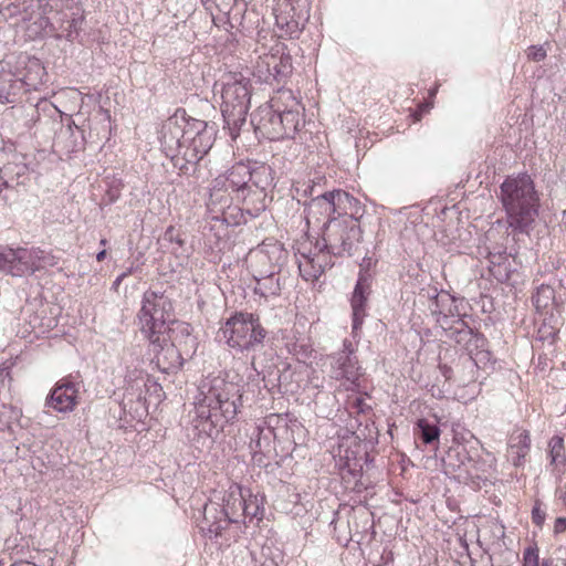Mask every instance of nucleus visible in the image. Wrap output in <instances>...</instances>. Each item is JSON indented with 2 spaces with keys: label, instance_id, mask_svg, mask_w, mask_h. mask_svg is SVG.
<instances>
[{
  "label": "nucleus",
  "instance_id": "22",
  "mask_svg": "<svg viewBox=\"0 0 566 566\" xmlns=\"http://www.w3.org/2000/svg\"><path fill=\"white\" fill-rule=\"evenodd\" d=\"M228 191L229 190H226V187L217 186V180L214 179V184L207 202V207L214 219H219L220 216H222L223 220L228 221L226 214L227 210L231 209L232 202Z\"/></svg>",
  "mask_w": 566,
  "mask_h": 566
},
{
  "label": "nucleus",
  "instance_id": "6",
  "mask_svg": "<svg viewBox=\"0 0 566 566\" xmlns=\"http://www.w3.org/2000/svg\"><path fill=\"white\" fill-rule=\"evenodd\" d=\"M221 112L228 125L239 126L245 123L250 107V81L242 74H229L222 82Z\"/></svg>",
  "mask_w": 566,
  "mask_h": 566
},
{
  "label": "nucleus",
  "instance_id": "28",
  "mask_svg": "<svg viewBox=\"0 0 566 566\" xmlns=\"http://www.w3.org/2000/svg\"><path fill=\"white\" fill-rule=\"evenodd\" d=\"M263 499H259L258 495L250 494L249 497L244 496V504L242 505V516L262 520L264 509L262 505Z\"/></svg>",
  "mask_w": 566,
  "mask_h": 566
},
{
  "label": "nucleus",
  "instance_id": "55",
  "mask_svg": "<svg viewBox=\"0 0 566 566\" xmlns=\"http://www.w3.org/2000/svg\"><path fill=\"white\" fill-rule=\"evenodd\" d=\"M262 566H266L265 564H263Z\"/></svg>",
  "mask_w": 566,
  "mask_h": 566
},
{
  "label": "nucleus",
  "instance_id": "13",
  "mask_svg": "<svg viewBox=\"0 0 566 566\" xmlns=\"http://www.w3.org/2000/svg\"><path fill=\"white\" fill-rule=\"evenodd\" d=\"M80 382H75L72 376L62 378L45 400L49 408L59 412H70L77 405Z\"/></svg>",
  "mask_w": 566,
  "mask_h": 566
},
{
  "label": "nucleus",
  "instance_id": "11",
  "mask_svg": "<svg viewBox=\"0 0 566 566\" xmlns=\"http://www.w3.org/2000/svg\"><path fill=\"white\" fill-rule=\"evenodd\" d=\"M292 57L281 45H275L269 54L260 56L256 64L259 77L266 83L280 84L292 74Z\"/></svg>",
  "mask_w": 566,
  "mask_h": 566
},
{
  "label": "nucleus",
  "instance_id": "54",
  "mask_svg": "<svg viewBox=\"0 0 566 566\" xmlns=\"http://www.w3.org/2000/svg\"><path fill=\"white\" fill-rule=\"evenodd\" d=\"M261 259H265V255L261 252L260 253Z\"/></svg>",
  "mask_w": 566,
  "mask_h": 566
},
{
  "label": "nucleus",
  "instance_id": "19",
  "mask_svg": "<svg viewBox=\"0 0 566 566\" xmlns=\"http://www.w3.org/2000/svg\"><path fill=\"white\" fill-rule=\"evenodd\" d=\"M369 285L366 280L359 279L353 292L350 300L353 310V331L356 332L360 328L366 315L365 307L367 295L369 294Z\"/></svg>",
  "mask_w": 566,
  "mask_h": 566
},
{
  "label": "nucleus",
  "instance_id": "20",
  "mask_svg": "<svg viewBox=\"0 0 566 566\" xmlns=\"http://www.w3.org/2000/svg\"><path fill=\"white\" fill-rule=\"evenodd\" d=\"M333 375L336 379L345 378L355 382L359 377V365L356 356L335 354L333 356Z\"/></svg>",
  "mask_w": 566,
  "mask_h": 566
},
{
  "label": "nucleus",
  "instance_id": "24",
  "mask_svg": "<svg viewBox=\"0 0 566 566\" xmlns=\"http://www.w3.org/2000/svg\"><path fill=\"white\" fill-rule=\"evenodd\" d=\"M268 105L279 114L290 113V109L303 111L301 103L295 98L291 90H279Z\"/></svg>",
  "mask_w": 566,
  "mask_h": 566
},
{
  "label": "nucleus",
  "instance_id": "17",
  "mask_svg": "<svg viewBox=\"0 0 566 566\" xmlns=\"http://www.w3.org/2000/svg\"><path fill=\"white\" fill-rule=\"evenodd\" d=\"M317 251L308 253L301 251L298 249L300 258L297 259L298 270L301 276L305 281H315L317 280L325 270L326 266V255L324 254V247L319 249H315Z\"/></svg>",
  "mask_w": 566,
  "mask_h": 566
},
{
  "label": "nucleus",
  "instance_id": "15",
  "mask_svg": "<svg viewBox=\"0 0 566 566\" xmlns=\"http://www.w3.org/2000/svg\"><path fill=\"white\" fill-rule=\"evenodd\" d=\"M252 123L255 129L264 137L271 140H279L284 138L285 130L282 128V118L269 105L260 106L252 117Z\"/></svg>",
  "mask_w": 566,
  "mask_h": 566
},
{
  "label": "nucleus",
  "instance_id": "51",
  "mask_svg": "<svg viewBox=\"0 0 566 566\" xmlns=\"http://www.w3.org/2000/svg\"><path fill=\"white\" fill-rule=\"evenodd\" d=\"M128 274H129V272H124V273H122V274H120V276L124 279V277H126Z\"/></svg>",
  "mask_w": 566,
  "mask_h": 566
},
{
  "label": "nucleus",
  "instance_id": "41",
  "mask_svg": "<svg viewBox=\"0 0 566 566\" xmlns=\"http://www.w3.org/2000/svg\"><path fill=\"white\" fill-rule=\"evenodd\" d=\"M354 352L355 350H354L353 343L348 339H345L343 342V349L338 354H346V355L355 356Z\"/></svg>",
  "mask_w": 566,
  "mask_h": 566
},
{
  "label": "nucleus",
  "instance_id": "5",
  "mask_svg": "<svg viewBox=\"0 0 566 566\" xmlns=\"http://www.w3.org/2000/svg\"><path fill=\"white\" fill-rule=\"evenodd\" d=\"M171 300L164 293L146 291L142 307L137 314L139 331L148 339L153 352L160 363L159 354L167 345L166 331L172 319Z\"/></svg>",
  "mask_w": 566,
  "mask_h": 566
},
{
  "label": "nucleus",
  "instance_id": "50",
  "mask_svg": "<svg viewBox=\"0 0 566 566\" xmlns=\"http://www.w3.org/2000/svg\"><path fill=\"white\" fill-rule=\"evenodd\" d=\"M128 274H129V272H124V273H122V274H120V276L124 279V277H126Z\"/></svg>",
  "mask_w": 566,
  "mask_h": 566
},
{
  "label": "nucleus",
  "instance_id": "45",
  "mask_svg": "<svg viewBox=\"0 0 566 566\" xmlns=\"http://www.w3.org/2000/svg\"><path fill=\"white\" fill-rule=\"evenodd\" d=\"M105 256H106V251H105V250H102V251H99V252L97 253V255H96V260H97L98 262H102V261L105 259Z\"/></svg>",
  "mask_w": 566,
  "mask_h": 566
},
{
  "label": "nucleus",
  "instance_id": "16",
  "mask_svg": "<svg viewBox=\"0 0 566 566\" xmlns=\"http://www.w3.org/2000/svg\"><path fill=\"white\" fill-rule=\"evenodd\" d=\"M430 310L432 315L436 316V322L442 329L448 328L453 324V321L460 318L455 298L448 292L442 291L440 293H436L432 297Z\"/></svg>",
  "mask_w": 566,
  "mask_h": 566
},
{
  "label": "nucleus",
  "instance_id": "10",
  "mask_svg": "<svg viewBox=\"0 0 566 566\" xmlns=\"http://www.w3.org/2000/svg\"><path fill=\"white\" fill-rule=\"evenodd\" d=\"M356 200L344 190H333L322 195H317L305 203V213L307 221H321L322 218H327V222L333 219L332 214L338 216L347 214Z\"/></svg>",
  "mask_w": 566,
  "mask_h": 566
},
{
  "label": "nucleus",
  "instance_id": "1",
  "mask_svg": "<svg viewBox=\"0 0 566 566\" xmlns=\"http://www.w3.org/2000/svg\"><path fill=\"white\" fill-rule=\"evenodd\" d=\"M216 130L205 120L187 118L177 111L164 122L159 132L163 153L182 175H192L197 164L211 149Z\"/></svg>",
  "mask_w": 566,
  "mask_h": 566
},
{
  "label": "nucleus",
  "instance_id": "37",
  "mask_svg": "<svg viewBox=\"0 0 566 566\" xmlns=\"http://www.w3.org/2000/svg\"><path fill=\"white\" fill-rule=\"evenodd\" d=\"M255 430L258 431V438L256 439H252V441L250 443V448L253 451L254 457L258 453H262L263 452L262 441H261V438H260V436L262 433V429L260 427H256Z\"/></svg>",
  "mask_w": 566,
  "mask_h": 566
},
{
  "label": "nucleus",
  "instance_id": "3",
  "mask_svg": "<svg viewBox=\"0 0 566 566\" xmlns=\"http://www.w3.org/2000/svg\"><path fill=\"white\" fill-rule=\"evenodd\" d=\"M500 199L506 212L509 227L528 234L538 216L539 197L531 176L507 177L501 185Z\"/></svg>",
  "mask_w": 566,
  "mask_h": 566
},
{
  "label": "nucleus",
  "instance_id": "25",
  "mask_svg": "<svg viewBox=\"0 0 566 566\" xmlns=\"http://www.w3.org/2000/svg\"><path fill=\"white\" fill-rule=\"evenodd\" d=\"M256 286L254 292L260 294L261 296L268 297L270 295H277L280 292L279 279L275 276L274 270L270 271L268 274L255 277Z\"/></svg>",
  "mask_w": 566,
  "mask_h": 566
},
{
  "label": "nucleus",
  "instance_id": "14",
  "mask_svg": "<svg viewBox=\"0 0 566 566\" xmlns=\"http://www.w3.org/2000/svg\"><path fill=\"white\" fill-rule=\"evenodd\" d=\"M166 338L167 343L170 342V350H176L178 357H192L197 350V338L192 335L190 324L186 322L171 321L166 331ZM167 350H169V348Z\"/></svg>",
  "mask_w": 566,
  "mask_h": 566
},
{
  "label": "nucleus",
  "instance_id": "44",
  "mask_svg": "<svg viewBox=\"0 0 566 566\" xmlns=\"http://www.w3.org/2000/svg\"><path fill=\"white\" fill-rule=\"evenodd\" d=\"M520 438H521V442H522L525 447H528V446H530L531 440H530V437H528V434H527L526 432H525V433H521Z\"/></svg>",
  "mask_w": 566,
  "mask_h": 566
},
{
  "label": "nucleus",
  "instance_id": "47",
  "mask_svg": "<svg viewBox=\"0 0 566 566\" xmlns=\"http://www.w3.org/2000/svg\"><path fill=\"white\" fill-rule=\"evenodd\" d=\"M313 191V186H307V188L304 190V195L306 196L307 193H312Z\"/></svg>",
  "mask_w": 566,
  "mask_h": 566
},
{
  "label": "nucleus",
  "instance_id": "34",
  "mask_svg": "<svg viewBox=\"0 0 566 566\" xmlns=\"http://www.w3.org/2000/svg\"><path fill=\"white\" fill-rule=\"evenodd\" d=\"M39 7L44 14L60 10L63 0H38Z\"/></svg>",
  "mask_w": 566,
  "mask_h": 566
},
{
  "label": "nucleus",
  "instance_id": "23",
  "mask_svg": "<svg viewBox=\"0 0 566 566\" xmlns=\"http://www.w3.org/2000/svg\"><path fill=\"white\" fill-rule=\"evenodd\" d=\"M443 329L448 333V336L458 344L468 345L473 339L475 343L484 342L483 335L474 333L462 318H457L453 321L452 325ZM476 346H479V344H476Z\"/></svg>",
  "mask_w": 566,
  "mask_h": 566
},
{
  "label": "nucleus",
  "instance_id": "4",
  "mask_svg": "<svg viewBox=\"0 0 566 566\" xmlns=\"http://www.w3.org/2000/svg\"><path fill=\"white\" fill-rule=\"evenodd\" d=\"M268 331L256 314L237 312L219 328L217 338L228 347L250 359L252 368L259 371L260 356L265 347Z\"/></svg>",
  "mask_w": 566,
  "mask_h": 566
},
{
  "label": "nucleus",
  "instance_id": "9",
  "mask_svg": "<svg viewBox=\"0 0 566 566\" xmlns=\"http://www.w3.org/2000/svg\"><path fill=\"white\" fill-rule=\"evenodd\" d=\"M244 504V494L239 484L232 483L224 491L222 496V507L219 509L217 503L206 505V520L210 522L212 510L222 517L209 524L210 535L219 536L230 523H239L242 517V505Z\"/></svg>",
  "mask_w": 566,
  "mask_h": 566
},
{
  "label": "nucleus",
  "instance_id": "38",
  "mask_svg": "<svg viewBox=\"0 0 566 566\" xmlns=\"http://www.w3.org/2000/svg\"><path fill=\"white\" fill-rule=\"evenodd\" d=\"M221 517H222V515H219V513H216V511L212 510V513L210 514V522H208L206 520V513L203 514V522H202L201 530L206 531L210 538L211 537H216V536L214 535H210V533H209V524H211L214 521H219Z\"/></svg>",
  "mask_w": 566,
  "mask_h": 566
},
{
  "label": "nucleus",
  "instance_id": "29",
  "mask_svg": "<svg viewBox=\"0 0 566 566\" xmlns=\"http://www.w3.org/2000/svg\"><path fill=\"white\" fill-rule=\"evenodd\" d=\"M418 434L426 444L439 440L440 429L437 424L430 423L427 419H419L416 423Z\"/></svg>",
  "mask_w": 566,
  "mask_h": 566
},
{
  "label": "nucleus",
  "instance_id": "12",
  "mask_svg": "<svg viewBox=\"0 0 566 566\" xmlns=\"http://www.w3.org/2000/svg\"><path fill=\"white\" fill-rule=\"evenodd\" d=\"M457 457L459 468H463L471 479H488L495 471V457L483 449L462 447L457 450Z\"/></svg>",
  "mask_w": 566,
  "mask_h": 566
},
{
  "label": "nucleus",
  "instance_id": "7",
  "mask_svg": "<svg viewBox=\"0 0 566 566\" xmlns=\"http://www.w3.org/2000/svg\"><path fill=\"white\" fill-rule=\"evenodd\" d=\"M55 264V258L39 248L4 249L0 251V272L12 276L32 274Z\"/></svg>",
  "mask_w": 566,
  "mask_h": 566
},
{
  "label": "nucleus",
  "instance_id": "35",
  "mask_svg": "<svg viewBox=\"0 0 566 566\" xmlns=\"http://www.w3.org/2000/svg\"><path fill=\"white\" fill-rule=\"evenodd\" d=\"M301 32L300 23L294 20L290 19L289 23H285L284 29L282 30L281 36L287 35L290 38H296Z\"/></svg>",
  "mask_w": 566,
  "mask_h": 566
},
{
  "label": "nucleus",
  "instance_id": "53",
  "mask_svg": "<svg viewBox=\"0 0 566 566\" xmlns=\"http://www.w3.org/2000/svg\"><path fill=\"white\" fill-rule=\"evenodd\" d=\"M76 24V20H72L71 27Z\"/></svg>",
  "mask_w": 566,
  "mask_h": 566
},
{
  "label": "nucleus",
  "instance_id": "48",
  "mask_svg": "<svg viewBox=\"0 0 566 566\" xmlns=\"http://www.w3.org/2000/svg\"><path fill=\"white\" fill-rule=\"evenodd\" d=\"M123 277L119 275L116 281H115V284H119L122 282Z\"/></svg>",
  "mask_w": 566,
  "mask_h": 566
},
{
  "label": "nucleus",
  "instance_id": "2",
  "mask_svg": "<svg viewBox=\"0 0 566 566\" xmlns=\"http://www.w3.org/2000/svg\"><path fill=\"white\" fill-rule=\"evenodd\" d=\"M241 387L221 377H207L198 386L195 397L197 417L210 422L213 428H222L232 421L242 406Z\"/></svg>",
  "mask_w": 566,
  "mask_h": 566
},
{
  "label": "nucleus",
  "instance_id": "52",
  "mask_svg": "<svg viewBox=\"0 0 566 566\" xmlns=\"http://www.w3.org/2000/svg\"><path fill=\"white\" fill-rule=\"evenodd\" d=\"M101 244L105 245L106 244V240L105 239L101 240Z\"/></svg>",
  "mask_w": 566,
  "mask_h": 566
},
{
  "label": "nucleus",
  "instance_id": "43",
  "mask_svg": "<svg viewBox=\"0 0 566 566\" xmlns=\"http://www.w3.org/2000/svg\"><path fill=\"white\" fill-rule=\"evenodd\" d=\"M290 19L285 14H275V24L282 31L285 27V23H289Z\"/></svg>",
  "mask_w": 566,
  "mask_h": 566
},
{
  "label": "nucleus",
  "instance_id": "31",
  "mask_svg": "<svg viewBox=\"0 0 566 566\" xmlns=\"http://www.w3.org/2000/svg\"><path fill=\"white\" fill-rule=\"evenodd\" d=\"M163 241H166V242L177 245L176 248L175 247L171 248V252L175 254H178L185 245V240L181 238L180 233L172 226H169L166 229V231L163 235Z\"/></svg>",
  "mask_w": 566,
  "mask_h": 566
},
{
  "label": "nucleus",
  "instance_id": "42",
  "mask_svg": "<svg viewBox=\"0 0 566 566\" xmlns=\"http://www.w3.org/2000/svg\"><path fill=\"white\" fill-rule=\"evenodd\" d=\"M555 533H563L566 531V518L557 517L554 525Z\"/></svg>",
  "mask_w": 566,
  "mask_h": 566
},
{
  "label": "nucleus",
  "instance_id": "27",
  "mask_svg": "<svg viewBox=\"0 0 566 566\" xmlns=\"http://www.w3.org/2000/svg\"><path fill=\"white\" fill-rule=\"evenodd\" d=\"M282 118V128L285 130L284 138H291L302 126V112L291 111L280 114Z\"/></svg>",
  "mask_w": 566,
  "mask_h": 566
},
{
  "label": "nucleus",
  "instance_id": "32",
  "mask_svg": "<svg viewBox=\"0 0 566 566\" xmlns=\"http://www.w3.org/2000/svg\"><path fill=\"white\" fill-rule=\"evenodd\" d=\"M523 566H539L537 548L528 547L524 551Z\"/></svg>",
  "mask_w": 566,
  "mask_h": 566
},
{
  "label": "nucleus",
  "instance_id": "46",
  "mask_svg": "<svg viewBox=\"0 0 566 566\" xmlns=\"http://www.w3.org/2000/svg\"><path fill=\"white\" fill-rule=\"evenodd\" d=\"M541 566H556L553 559H544Z\"/></svg>",
  "mask_w": 566,
  "mask_h": 566
},
{
  "label": "nucleus",
  "instance_id": "30",
  "mask_svg": "<svg viewBox=\"0 0 566 566\" xmlns=\"http://www.w3.org/2000/svg\"><path fill=\"white\" fill-rule=\"evenodd\" d=\"M553 297L554 290L548 285H542L533 296V303L536 308L547 307Z\"/></svg>",
  "mask_w": 566,
  "mask_h": 566
},
{
  "label": "nucleus",
  "instance_id": "40",
  "mask_svg": "<svg viewBox=\"0 0 566 566\" xmlns=\"http://www.w3.org/2000/svg\"><path fill=\"white\" fill-rule=\"evenodd\" d=\"M532 518L536 525L541 526L545 520V513L542 512L538 507H534L532 511Z\"/></svg>",
  "mask_w": 566,
  "mask_h": 566
},
{
  "label": "nucleus",
  "instance_id": "8",
  "mask_svg": "<svg viewBox=\"0 0 566 566\" xmlns=\"http://www.w3.org/2000/svg\"><path fill=\"white\" fill-rule=\"evenodd\" d=\"M333 218L324 224V249L333 255H352L360 239V228L352 216Z\"/></svg>",
  "mask_w": 566,
  "mask_h": 566
},
{
  "label": "nucleus",
  "instance_id": "33",
  "mask_svg": "<svg viewBox=\"0 0 566 566\" xmlns=\"http://www.w3.org/2000/svg\"><path fill=\"white\" fill-rule=\"evenodd\" d=\"M527 57L541 62L546 57V50L542 45H532L527 49Z\"/></svg>",
  "mask_w": 566,
  "mask_h": 566
},
{
  "label": "nucleus",
  "instance_id": "36",
  "mask_svg": "<svg viewBox=\"0 0 566 566\" xmlns=\"http://www.w3.org/2000/svg\"><path fill=\"white\" fill-rule=\"evenodd\" d=\"M551 447V454H552V461L555 462L558 457H560L563 447H564V440L560 437H554L552 438L549 442Z\"/></svg>",
  "mask_w": 566,
  "mask_h": 566
},
{
  "label": "nucleus",
  "instance_id": "26",
  "mask_svg": "<svg viewBox=\"0 0 566 566\" xmlns=\"http://www.w3.org/2000/svg\"><path fill=\"white\" fill-rule=\"evenodd\" d=\"M250 182L259 189L265 190L273 182V170L268 165H260L254 168L250 167Z\"/></svg>",
  "mask_w": 566,
  "mask_h": 566
},
{
  "label": "nucleus",
  "instance_id": "21",
  "mask_svg": "<svg viewBox=\"0 0 566 566\" xmlns=\"http://www.w3.org/2000/svg\"><path fill=\"white\" fill-rule=\"evenodd\" d=\"M24 82L11 71H0V103H14L17 96L23 91Z\"/></svg>",
  "mask_w": 566,
  "mask_h": 566
},
{
  "label": "nucleus",
  "instance_id": "39",
  "mask_svg": "<svg viewBox=\"0 0 566 566\" xmlns=\"http://www.w3.org/2000/svg\"><path fill=\"white\" fill-rule=\"evenodd\" d=\"M352 408L353 409H356L357 412H365L366 410H368L370 407L365 402V399L364 398H356L355 400H353L352 402Z\"/></svg>",
  "mask_w": 566,
  "mask_h": 566
},
{
  "label": "nucleus",
  "instance_id": "18",
  "mask_svg": "<svg viewBox=\"0 0 566 566\" xmlns=\"http://www.w3.org/2000/svg\"><path fill=\"white\" fill-rule=\"evenodd\" d=\"M217 186L226 187V190L243 192L251 180L250 166L238 163L229 169L224 177L216 178Z\"/></svg>",
  "mask_w": 566,
  "mask_h": 566
},
{
  "label": "nucleus",
  "instance_id": "49",
  "mask_svg": "<svg viewBox=\"0 0 566 566\" xmlns=\"http://www.w3.org/2000/svg\"><path fill=\"white\" fill-rule=\"evenodd\" d=\"M274 249H275L280 254H282V253H283V251H282V249H281V248L275 247Z\"/></svg>",
  "mask_w": 566,
  "mask_h": 566
}]
</instances>
